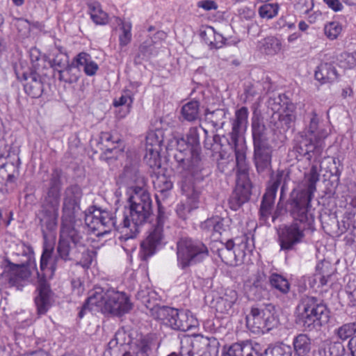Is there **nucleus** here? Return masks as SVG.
I'll use <instances>...</instances> for the list:
<instances>
[{
  "label": "nucleus",
  "instance_id": "1",
  "mask_svg": "<svg viewBox=\"0 0 356 356\" xmlns=\"http://www.w3.org/2000/svg\"><path fill=\"white\" fill-rule=\"evenodd\" d=\"M318 181V170L316 165H312L309 171L305 174V188L291 194L289 204L293 222L283 227L279 234L281 250H294L298 244L303 241L305 230L312 228L314 217L309 209Z\"/></svg>",
  "mask_w": 356,
  "mask_h": 356
},
{
  "label": "nucleus",
  "instance_id": "2",
  "mask_svg": "<svg viewBox=\"0 0 356 356\" xmlns=\"http://www.w3.org/2000/svg\"><path fill=\"white\" fill-rule=\"evenodd\" d=\"M88 304L97 306V310L104 314L116 316H121L132 309L129 297L125 293L113 288L106 291L97 289L88 297Z\"/></svg>",
  "mask_w": 356,
  "mask_h": 356
},
{
  "label": "nucleus",
  "instance_id": "3",
  "mask_svg": "<svg viewBox=\"0 0 356 356\" xmlns=\"http://www.w3.org/2000/svg\"><path fill=\"white\" fill-rule=\"evenodd\" d=\"M309 122L301 134L299 140L300 153L307 156L308 160L314 159L321 162L322 153L325 147L324 139L327 137V131L318 126L319 119L314 111L309 114Z\"/></svg>",
  "mask_w": 356,
  "mask_h": 356
},
{
  "label": "nucleus",
  "instance_id": "4",
  "mask_svg": "<svg viewBox=\"0 0 356 356\" xmlns=\"http://www.w3.org/2000/svg\"><path fill=\"white\" fill-rule=\"evenodd\" d=\"M298 319L305 330H312L329 321L327 306L314 296H304L297 307Z\"/></svg>",
  "mask_w": 356,
  "mask_h": 356
},
{
  "label": "nucleus",
  "instance_id": "5",
  "mask_svg": "<svg viewBox=\"0 0 356 356\" xmlns=\"http://www.w3.org/2000/svg\"><path fill=\"white\" fill-rule=\"evenodd\" d=\"M78 226L61 223L57 253L65 261L79 259L80 248H83V236Z\"/></svg>",
  "mask_w": 356,
  "mask_h": 356
},
{
  "label": "nucleus",
  "instance_id": "6",
  "mask_svg": "<svg viewBox=\"0 0 356 356\" xmlns=\"http://www.w3.org/2000/svg\"><path fill=\"white\" fill-rule=\"evenodd\" d=\"M152 315L172 330L186 332L198 326L197 319L188 310L169 307H155Z\"/></svg>",
  "mask_w": 356,
  "mask_h": 356
},
{
  "label": "nucleus",
  "instance_id": "7",
  "mask_svg": "<svg viewBox=\"0 0 356 356\" xmlns=\"http://www.w3.org/2000/svg\"><path fill=\"white\" fill-rule=\"evenodd\" d=\"M208 256L209 250L200 241L181 238L177 243V264L181 269L200 263Z\"/></svg>",
  "mask_w": 356,
  "mask_h": 356
},
{
  "label": "nucleus",
  "instance_id": "8",
  "mask_svg": "<svg viewBox=\"0 0 356 356\" xmlns=\"http://www.w3.org/2000/svg\"><path fill=\"white\" fill-rule=\"evenodd\" d=\"M85 222L92 232H97V236H102L109 234L112 230L117 229L122 233V221L117 225L113 213L99 209H95L85 215Z\"/></svg>",
  "mask_w": 356,
  "mask_h": 356
},
{
  "label": "nucleus",
  "instance_id": "9",
  "mask_svg": "<svg viewBox=\"0 0 356 356\" xmlns=\"http://www.w3.org/2000/svg\"><path fill=\"white\" fill-rule=\"evenodd\" d=\"M247 325L255 333H265L276 323L275 307L273 305L252 307L246 316Z\"/></svg>",
  "mask_w": 356,
  "mask_h": 356
},
{
  "label": "nucleus",
  "instance_id": "10",
  "mask_svg": "<svg viewBox=\"0 0 356 356\" xmlns=\"http://www.w3.org/2000/svg\"><path fill=\"white\" fill-rule=\"evenodd\" d=\"M220 247L216 250L222 261L229 266H237L242 263L248 250V238L245 235L220 243Z\"/></svg>",
  "mask_w": 356,
  "mask_h": 356
},
{
  "label": "nucleus",
  "instance_id": "11",
  "mask_svg": "<svg viewBox=\"0 0 356 356\" xmlns=\"http://www.w3.org/2000/svg\"><path fill=\"white\" fill-rule=\"evenodd\" d=\"M166 215L159 209L156 225L140 244L143 258L144 259L152 256L158 249L166 243L165 234L164 233L165 227H168L166 226Z\"/></svg>",
  "mask_w": 356,
  "mask_h": 356
},
{
  "label": "nucleus",
  "instance_id": "12",
  "mask_svg": "<svg viewBox=\"0 0 356 356\" xmlns=\"http://www.w3.org/2000/svg\"><path fill=\"white\" fill-rule=\"evenodd\" d=\"M186 140L192 145L191 159L188 165L190 175L196 181H202L210 175L211 170L204 165L200 156V136L197 127H192L189 129Z\"/></svg>",
  "mask_w": 356,
  "mask_h": 356
},
{
  "label": "nucleus",
  "instance_id": "13",
  "mask_svg": "<svg viewBox=\"0 0 356 356\" xmlns=\"http://www.w3.org/2000/svg\"><path fill=\"white\" fill-rule=\"evenodd\" d=\"M152 213V206H130L128 213L123 214L122 221V233L125 240L134 238L138 232L139 225L145 222Z\"/></svg>",
  "mask_w": 356,
  "mask_h": 356
},
{
  "label": "nucleus",
  "instance_id": "14",
  "mask_svg": "<svg viewBox=\"0 0 356 356\" xmlns=\"http://www.w3.org/2000/svg\"><path fill=\"white\" fill-rule=\"evenodd\" d=\"M81 195V189L77 185L71 186L65 190L61 223L79 225L81 222L75 219V214L79 210Z\"/></svg>",
  "mask_w": 356,
  "mask_h": 356
},
{
  "label": "nucleus",
  "instance_id": "15",
  "mask_svg": "<svg viewBox=\"0 0 356 356\" xmlns=\"http://www.w3.org/2000/svg\"><path fill=\"white\" fill-rule=\"evenodd\" d=\"M188 345V350L193 352V356H218L219 342L215 338L195 335L192 339L186 338L181 341Z\"/></svg>",
  "mask_w": 356,
  "mask_h": 356
},
{
  "label": "nucleus",
  "instance_id": "16",
  "mask_svg": "<svg viewBox=\"0 0 356 356\" xmlns=\"http://www.w3.org/2000/svg\"><path fill=\"white\" fill-rule=\"evenodd\" d=\"M200 181H196L193 178L186 176L182 178L181 188L183 194L187 199L188 206L186 207L184 204H178L177 207V212L178 215L181 217H185V210L190 212L192 209L197 207V204L200 197V189L195 186V184Z\"/></svg>",
  "mask_w": 356,
  "mask_h": 356
},
{
  "label": "nucleus",
  "instance_id": "17",
  "mask_svg": "<svg viewBox=\"0 0 356 356\" xmlns=\"http://www.w3.org/2000/svg\"><path fill=\"white\" fill-rule=\"evenodd\" d=\"M38 285L36 287V296L34 302L36 307L37 314L39 316L44 315L51 307L53 304L52 291L50 285L43 275L37 271Z\"/></svg>",
  "mask_w": 356,
  "mask_h": 356
},
{
  "label": "nucleus",
  "instance_id": "18",
  "mask_svg": "<svg viewBox=\"0 0 356 356\" xmlns=\"http://www.w3.org/2000/svg\"><path fill=\"white\" fill-rule=\"evenodd\" d=\"M163 141V137L161 130L148 132L146 136L145 159L150 167L159 165L158 162L160 159Z\"/></svg>",
  "mask_w": 356,
  "mask_h": 356
},
{
  "label": "nucleus",
  "instance_id": "19",
  "mask_svg": "<svg viewBox=\"0 0 356 356\" xmlns=\"http://www.w3.org/2000/svg\"><path fill=\"white\" fill-rule=\"evenodd\" d=\"M250 194L247 174L243 172L238 175L236 188L229 198L230 208L235 211L237 210L242 204L248 201Z\"/></svg>",
  "mask_w": 356,
  "mask_h": 356
},
{
  "label": "nucleus",
  "instance_id": "20",
  "mask_svg": "<svg viewBox=\"0 0 356 356\" xmlns=\"http://www.w3.org/2000/svg\"><path fill=\"white\" fill-rule=\"evenodd\" d=\"M176 143L178 152L175 154V159L177 163V170L182 174V178L186 176L192 178L188 169L192 145L184 138H177ZM193 179H194L193 177Z\"/></svg>",
  "mask_w": 356,
  "mask_h": 356
},
{
  "label": "nucleus",
  "instance_id": "21",
  "mask_svg": "<svg viewBox=\"0 0 356 356\" xmlns=\"http://www.w3.org/2000/svg\"><path fill=\"white\" fill-rule=\"evenodd\" d=\"M222 356H263V348L257 343H234L224 346Z\"/></svg>",
  "mask_w": 356,
  "mask_h": 356
},
{
  "label": "nucleus",
  "instance_id": "22",
  "mask_svg": "<svg viewBox=\"0 0 356 356\" xmlns=\"http://www.w3.org/2000/svg\"><path fill=\"white\" fill-rule=\"evenodd\" d=\"M58 209L42 207L38 214L43 238L57 228Z\"/></svg>",
  "mask_w": 356,
  "mask_h": 356
},
{
  "label": "nucleus",
  "instance_id": "23",
  "mask_svg": "<svg viewBox=\"0 0 356 356\" xmlns=\"http://www.w3.org/2000/svg\"><path fill=\"white\" fill-rule=\"evenodd\" d=\"M265 275L262 272L257 271L245 282V290L250 298L260 300L265 289Z\"/></svg>",
  "mask_w": 356,
  "mask_h": 356
},
{
  "label": "nucleus",
  "instance_id": "24",
  "mask_svg": "<svg viewBox=\"0 0 356 356\" xmlns=\"http://www.w3.org/2000/svg\"><path fill=\"white\" fill-rule=\"evenodd\" d=\"M275 190V188L273 189H267L261 202L259 218L260 220H262L264 223L268 221L270 216L272 217V220L274 222L279 216L277 210L273 212L276 197Z\"/></svg>",
  "mask_w": 356,
  "mask_h": 356
},
{
  "label": "nucleus",
  "instance_id": "25",
  "mask_svg": "<svg viewBox=\"0 0 356 356\" xmlns=\"http://www.w3.org/2000/svg\"><path fill=\"white\" fill-rule=\"evenodd\" d=\"M61 182L57 174L52 175L50 180V186L44 197L42 207L58 209L60 205Z\"/></svg>",
  "mask_w": 356,
  "mask_h": 356
},
{
  "label": "nucleus",
  "instance_id": "26",
  "mask_svg": "<svg viewBox=\"0 0 356 356\" xmlns=\"http://www.w3.org/2000/svg\"><path fill=\"white\" fill-rule=\"evenodd\" d=\"M272 148L270 145L254 147V159L259 173L268 172L271 167Z\"/></svg>",
  "mask_w": 356,
  "mask_h": 356
},
{
  "label": "nucleus",
  "instance_id": "27",
  "mask_svg": "<svg viewBox=\"0 0 356 356\" xmlns=\"http://www.w3.org/2000/svg\"><path fill=\"white\" fill-rule=\"evenodd\" d=\"M116 26L114 29V33L118 38L119 49L123 51L132 40V25L129 21L123 20L120 18L115 19Z\"/></svg>",
  "mask_w": 356,
  "mask_h": 356
},
{
  "label": "nucleus",
  "instance_id": "28",
  "mask_svg": "<svg viewBox=\"0 0 356 356\" xmlns=\"http://www.w3.org/2000/svg\"><path fill=\"white\" fill-rule=\"evenodd\" d=\"M74 65L78 71L83 70L87 76H94L99 70V65L92 59L91 56L86 52H81L74 58Z\"/></svg>",
  "mask_w": 356,
  "mask_h": 356
},
{
  "label": "nucleus",
  "instance_id": "29",
  "mask_svg": "<svg viewBox=\"0 0 356 356\" xmlns=\"http://www.w3.org/2000/svg\"><path fill=\"white\" fill-rule=\"evenodd\" d=\"M315 79L322 83H332L338 79L335 67L327 63H321L315 71Z\"/></svg>",
  "mask_w": 356,
  "mask_h": 356
},
{
  "label": "nucleus",
  "instance_id": "30",
  "mask_svg": "<svg viewBox=\"0 0 356 356\" xmlns=\"http://www.w3.org/2000/svg\"><path fill=\"white\" fill-rule=\"evenodd\" d=\"M238 300V293L232 289H227L223 296L216 303V311L222 314H229Z\"/></svg>",
  "mask_w": 356,
  "mask_h": 356
},
{
  "label": "nucleus",
  "instance_id": "31",
  "mask_svg": "<svg viewBox=\"0 0 356 356\" xmlns=\"http://www.w3.org/2000/svg\"><path fill=\"white\" fill-rule=\"evenodd\" d=\"M25 79L26 81L24 86L25 92L32 98L40 97L43 92V84L40 76L35 73H31Z\"/></svg>",
  "mask_w": 356,
  "mask_h": 356
},
{
  "label": "nucleus",
  "instance_id": "32",
  "mask_svg": "<svg viewBox=\"0 0 356 356\" xmlns=\"http://www.w3.org/2000/svg\"><path fill=\"white\" fill-rule=\"evenodd\" d=\"M252 132L254 147L270 145L268 142L267 129L264 124L257 119L252 120Z\"/></svg>",
  "mask_w": 356,
  "mask_h": 356
},
{
  "label": "nucleus",
  "instance_id": "33",
  "mask_svg": "<svg viewBox=\"0 0 356 356\" xmlns=\"http://www.w3.org/2000/svg\"><path fill=\"white\" fill-rule=\"evenodd\" d=\"M201 36L204 42L209 46L210 49H219L222 47L225 39L220 33H216L211 26H208L201 33Z\"/></svg>",
  "mask_w": 356,
  "mask_h": 356
},
{
  "label": "nucleus",
  "instance_id": "34",
  "mask_svg": "<svg viewBox=\"0 0 356 356\" xmlns=\"http://www.w3.org/2000/svg\"><path fill=\"white\" fill-rule=\"evenodd\" d=\"M248 113V109L245 106L236 111L235 119L232 122V140H236L238 133L247 127Z\"/></svg>",
  "mask_w": 356,
  "mask_h": 356
},
{
  "label": "nucleus",
  "instance_id": "35",
  "mask_svg": "<svg viewBox=\"0 0 356 356\" xmlns=\"http://www.w3.org/2000/svg\"><path fill=\"white\" fill-rule=\"evenodd\" d=\"M228 219H224L219 216H215L209 218L202 222L201 225V228L204 230L211 232V234H214V233H218L220 234L222 232L225 231L228 227Z\"/></svg>",
  "mask_w": 356,
  "mask_h": 356
},
{
  "label": "nucleus",
  "instance_id": "36",
  "mask_svg": "<svg viewBox=\"0 0 356 356\" xmlns=\"http://www.w3.org/2000/svg\"><path fill=\"white\" fill-rule=\"evenodd\" d=\"M10 282L13 285H19L22 282L28 281L31 272L26 266L12 265L10 266Z\"/></svg>",
  "mask_w": 356,
  "mask_h": 356
},
{
  "label": "nucleus",
  "instance_id": "37",
  "mask_svg": "<svg viewBox=\"0 0 356 356\" xmlns=\"http://www.w3.org/2000/svg\"><path fill=\"white\" fill-rule=\"evenodd\" d=\"M181 118L188 122H195L200 118V103L196 100H191L184 104L181 109Z\"/></svg>",
  "mask_w": 356,
  "mask_h": 356
},
{
  "label": "nucleus",
  "instance_id": "38",
  "mask_svg": "<svg viewBox=\"0 0 356 356\" xmlns=\"http://www.w3.org/2000/svg\"><path fill=\"white\" fill-rule=\"evenodd\" d=\"M295 354L298 356H306L311 350L310 338L305 334H300L293 340Z\"/></svg>",
  "mask_w": 356,
  "mask_h": 356
},
{
  "label": "nucleus",
  "instance_id": "39",
  "mask_svg": "<svg viewBox=\"0 0 356 356\" xmlns=\"http://www.w3.org/2000/svg\"><path fill=\"white\" fill-rule=\"evenodd\" d=\"M130 206H152L149 194L141 187L134 188L129 198Z\"/></svg>",
  "mask_w": 356,
  "mask_h": 356
},
{
  "label": "nucleus",
  "instance_id": "40",
  "mask_svg": "<svg viewBox=\"0 0 356 356\" xmlns=\"http://www.w3.org/2000/svg\"><path fill=\"white\" fill-rule=\"evenodd\" d=\"M50 63L51 66L58 69L65 67L68 63V56L63 51L61 47H54L49 53Z\"/></svg>",
  "mask_w": 356,
  "mask_h": 356
},
{
  "label": "nucleus",
  "instance_id": "41",
  "mask_svg": "<svg viewBox=\"0 0 356 356\" xmlns=\"http://www.w3.org/2000/svg\"><path fill=\"white\" fill-rule=\"evenodd\" d=\"M76 67L74 65V60L71 64H67L65 67L58 69V79L68 83H75L79 79Z\"/></svg>",
  "mask_w": 356,
  "mask_h": 356
},
{
  "label": "nucleus",
  "instance_id": "42",
  "mask_svg": "<svg viewBox=\"0 0 356 356\" xmlns=\"http://www.w3.org/2000/svg\"><path fill=\"white\" fill-rule=\"evenodd\" d=\"M335 337L342 341L355 337L356 334V322L343 323L334 330Z\"/></svg>",
  "mask_w": 356,
  "mask_h": 356
},
{
  "label": "nucleus",
  "instance_id": "43",
  "mask_svg": "<svg viewBox=\"0 0 356 356\" xmlns=\"http://www.w3.org/2000/svg\"><path fill=\"white\" fill-rule=\"evenodd\" d=\"M88 6L90 17L95 24H105L107 22L108 15L102 10L99 3L91 2Z\"/></svg>",
  "mask_w": 356,
  "mask_h": 356
},
{
  "label": "nucleus",
  "instance_id": "44",
  "mask_svg": "<svg viewBox=\"0 0 356 356\" xmlns=\"http://www.w3.org/2000/svg\"><path fill=\"white\" fill-rule=\"evenodd\" d=\"M269 282L273 288L282 293L286 294L290 290V284L288 280L280 274L273 273L269 277Z\"/></svg>",
  "mask_w": 356,
  "mask_h": 356
},
{
  "label": "nucleus",
  "instance_id": "45",
  "mask_svg": "<svg viewBox=\"0 0 356 356\" xmlns=\"http://www.w3.org/2000/svg\"><path fill=\"white\" fill-rule=\"evenodd\" d=\"M264 52L267 55H275L282 49L281 40L274 36L265 38L262 42Z\"/></svg>",
  "mask_w": 356,
  "mask_h": 356
},
{
  "label": "nucleus",
  "instance_id": "46",
  "mask_svg": "<svg viewBox=\"0 0 356 356\" xmlns=\"http://www.w3.org/2000/svg\"><path fill=\"white\" fill-rule=\"evenodd\" d=\"M342 31L343 25L337 21L327 22L323 27L324 34L330 40L337 39Z\"/></svg>",
  "mask_w": 356,
  "mask_h": 356
},
{
  "label": "nucleus",
  "instance_id": "47",
  "mask_svg": "<svg viewBox=\"0 0 356 356\" xmlns=\"http://www.w3.org/2000/svg\"><path fill=\"white\" fill-rule=\"evenodd\" d=\"M263 356H291V348L284 343L277 344L263 349Z\"/></svg>",
  "mask_w": 356,
  "mask_h": 356
},
{
  "label": "nucleus",
  "instance_id": "48",
  "mask_svg": "<svg viewBox=\"0 0 356 356\" xmlns=\"http://www.w3.org/2000/svg\"><path fill=\"white\" fill-rule=\"evenodd\" d=\"M280 6L277 3H264L258 9V13L261 18L270 19L278 14Z\"/></svg>",
  "mask_w": 356,
  "mask_h": 356
},
{
  "label": "nucleus",
  "instance_id": "49",
  "mask_svg": "<svg viewBox=\"0 0 356 356\" xmlns=\"http://www.w3.org/2000/svg\"><path fill=\"white\" fill-rule=\"evenodd\" d=\"M120 178L122 181L127 185L138 183L140 179L138 168L136 165L126 166Z\"/></svg>",
  "mask_w": 356,
  "mask_h": 356
},
{
  "label": "nucleus",
  "instance_id": "50",
  "mask_svg": "<svg viewBox=\"0 0 356 356\" xmlns=\"http://www.w3.org/2000/svg\"><path fill=\"white\" fill-rule=\"evenodd\" d=\"M118 137H115L108 132H103L100 136V142L104 146L105 151L111 152L117 147V144L120 142Z\"/></svg>",
  "mask_w": 356,
  "mask_h": 356
},
{
  "label": "nucleus",
  "instance_id": "51",
  "mask_svg": "<svg viewBox=\"0 0 356 356\" xmlns=\"http://www.w3.org/2000/svg\"><path fill=\"white\" fill-rule=\"evenodd\" d=\"M207 120H209L214 127H222L224 122L223 118L225 117V113L221 109H217L212 112L206 111Z\"/></svg>",
  "mask_w": 356,
  "mask_h": 356
},
{
  "label": "nucleus",
  "instance_id": "52",
  "mask_svg": "<svg viewBox=\"0 0 356 356\" xmlns=\"http://www.w3.org/2000/svg\"><path fill=\"white\" fill-rule=\"evenodd\" d=\"M285 96L279 95L275 97H270L268 101V107L274 112V116L278 115L283 106L284 102Z\"/></svg>",
  "mask_w": 356,
  "mask_h": 356
},
{
  "label": "nucleus",
  "instance_id": "53",
  "mask_svg": "<svg viewBox=\"0 0 356 356\" xmlns=\"http://www.w3.org/2000/svg\"><path fill=\"white\" fill-rule=\"evenodd\" d=\"M153 183L155 188L161 193L170 191L172 188V182L165 175L157 176Z\"/></svg>",
  "mask_w": 356,
  "mask_h": 356
},
{
  "label": "nucleus",
  "instance_id": "54",
  "mask_svg": "<svg viewBox=\"0 0 356 356\" xmlns=\"http://www.w3.org/2000/svg\"><path fill=\"white\" fill-rule=\"evenodd\" d=\"M339 63L343 68H353L356 67V54L344 52L340 55Z\"/></svg>",
  "mask_w": 356,
  "mask_h": 356
},
{
  "label": "nucleus",
  "instance_id": "55",
  "mask_svg": "<svg viewBox=\"0 0 356 356\" xmlns=\"http://www.w3.org/2000/svg\"><path fill=\"white\" fill-rule=\"evenodd\" d=\"M155 42L152 38H148L143 42L139 47V56L142 58H148L150 55L153 54L154 50Z\"/></svg>",
  "mask_w": 356,
  "mask_h": 356
},
{
  "label": "nucleus",
  "instance_id": "56",
  "mask_svg": "<svg viewBox=\"0 0 356 356\" xmlns=\"http://www.w3.org/2000/svg\"><path fill=\"white\" fill-rule=\"evenodd\" d=\"M137 352L135 355L149 356L148 352L151 350L150 341L145 337H141L136 342Z\"/></svg>",
  "mask_w": 356,
  "mask_h": 356
},
{
  "label": "nucleus",
  "instance_id": "57",
  "mask_svg": "<svg viewBox=\"0 0 356 356\" xmlns=\"http://www.w3.org/2000/svg\"><path fill=\"white\" fill-rule=\"evenodd\" d=\"M53 253V248L44 245L43 247L42 254L40 257V268L42 272L44 271L49 264Z\"/></svg>",
  "mask_w": 356,
  "mask_h": 356
},
{
  "label": "nucleus",
  "instance_id": "58",
  "mask_svg": "<svg viewBox=\"0 0 356 356\" xmlns=\"http://www.w3.org/2000/svg\"><path fill=\"white\" fill-rule=\"evenodd\" d=\"M278 120L283 128L289 129L296 119V114H286L280 113Z\"/></svg>",
  "mask_w": 356,
  "mask_h": 356
},
{
  "label": "nucleus",
  "instance_id": "59",
  "mask_svg": "<svg viewBox=\"0 0 356 356\" xmlns=\"http://www.w3.org/2000/svg\"><path fill=\"white\" fill-rule=\"evenodd\" d=\"M81 251L79 253H81V257H79V263L81 264L83 266H88L92 263V255L91 252L85 248V245L83 244V248H80Z\"/></svg>",
  "mask_w": 356,
  "mask_h": 356
},
{
  "label": "nucleus",
  "instance_id": "60",
  "mask_svg": "<svg viewBox=\"0 0 356 356\" xmlns=\"http://www.w3.org/2000/svg\"><path fill=\"white\" fill-rule=\"evenodd\" d=\"M132 103L133 98L128 93H124L122 95L119 99H114L113 104L115 107H118L123 105H127L129 107H130Z\"/></svg>",
  "mask_w": 356,
  "mask_h": 356
},
{
  "label": "nucleus",
  "instance_id": "61",
  "mask_svg": "<svg viewBox=\"0 0 356 356\" xmlns=\"http://www.w3.org/2000/svg\"><path fill=\"white\" fill-rule=\"evenodd\" d=\"M286 175L284 173V171H278L275 179L273 181L272 184L267 188V189H273L275 188V193H277V189L281 184L282 181H283L284 177H286Z\"/></svg>",
  "mask_w": 356,
  "mask_h": 356
},
{
  "label": "nucleus",
  "instance_id": "62",
  "mask_svg": "<svg viewBox=\"0 0 356 356\" xmlns=\"http://www.w3.org/2000/svg\"><path fill=\"white\" fill-rule=\"evenodd\" d=\"M232 141L234 143V152H235V156H236V161L237 165L238 166V165H241L243 163V162H244L245 156V153L242 150H241L238 148L237 138H236V140H232Z\"/></svg>",
  "mask_w": 356,
  "mask_h": 356
},
{
  "label": "nucleus",
  "instance_id": "63",
  "mask_svg": "<svg viewBox=\"0 0 356 356\" xmlns=\"http://www.w3.org/2000/svg\"><path fill=\"white\" fill-rule=\"evenodd\" d=\"M324 3L334 12L342 10L343 6L339 0H323Z\"/></svg>",
  "mask_w": 356,
  "mask_h": 356
},
{
  "label": "nucleus",
  "instance_id": "64",
  "mask_svg": "<svg viewBox=\"0 0 356 356\" xmlns=\"http://www.w3.org/2000/svg\"><path fill=\"white\" fill-rule=\"evenodd\" d=\"M284 106L281 111V113L296 114V105L286 99H284Z\"/></svg>",
  "mask_w": 356,
  "mask_h": 356
}]
</instances>
